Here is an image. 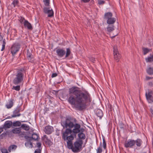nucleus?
I'll return each mask as SVG.
<instances>
[{"label":"nucleus","instance_id":"1","mask_svg":"<svg viewBox=\"0 0 153 153\" xmlns=\"http://www.w3.org/2000/svg\"><path fill=\"white\" fill-rule=\"evenodd\" d=\"M67 101L77 109L82 111L85 109L86 103L91 102L92 99L89 92L85 89L81 90L77 86L72 87L69 89Z\"/></svg>","mask_w":153,"mask_h":153},{"label":"nucleus","instance_id":"2","mask_svg":"<svg viewBox=\"0 0 153 153\" xmlns=\"http://www.w3.org/2000/svg\"><path fill=\"white\" fill-rule=\"evenodd\" d=\"M26 72L25 67L18 69L13 80V83L15 85H18L22 82L24 80V73Z\"/></svg>","mask_w":153,"mask_h":153},{"label":"nucleus","instance_id":"3","mask_svg":"<svg viewBox=\"0 0 153 153\" xmlns=\"http://www.w3.org/2000/svg\"><path fill=\"white\" fill-rule=\"evenodd\" d=\"M77 122V120L76 119L69 117H67L65 120L62 121L61 124L63 128H70L72 129L73 128L75 123Z\"/></svg>","mask_w":153,"mask_h":153},{"label":"nucleus","instance_id":"4","mask_svg":"<svg viewBox=\"0 0 153 153\" xmlns=\"http://www.w3.org/2000/svg\"><path fill=\"white\" fill-rule=\"evenodd\" d=\"M66 52L65 50L63 48H56L54 49V51L56 50L57 55L59 57H62L66 54L65 57L66 58L71 54V51L69 48H66Z\"/></svg>","mask_w":153,"mask_h":153},{"label":"nucleus","instance_id":"5","mask_svg":"<svg viewBox=\"0 0 153 153\" xmlns=\"http://www.w3.org/2000/svg\"><path fill=\"white\" fill-rule=\"evenodd\" d=\"M78 140L74 143V146L73 149V152H78L82 150V146L83 143L82 140L85 139L81 137H78Z\"/></svg>","mask_w":153,"mask_h":153},{"label":"nucleus","instance_id":"6","mask_svg":"<svg viewBox=\"0 0 153 153\" xmlns=\"http://www.w3.org/2000/svg\"><path fill=\"white\" fill-rule=\"evenodd\" d=\"M72 129L70 128H66L65 131L62 133V138L64 140H67L68 139H72L73 138L72 135H71L72 133Z\"/></svg>","mask_w":153,"mask_h":153},{"label":"nucleus","instance_id":"7","mask_svg":"<svg viewBox=\"0 0 153 153\" xmlns=\"http://www.w3.org/2000/svg\"><path fill=\"white\" fill-rule=\"evenodd\" d=\"M20 43L15 42L13 44L10 49V51L13 56H14L18 52L20 48Z\"/></svg>","mask_w":153,"mask_h":153},{"label":"nucleus","instance_id":"8","mask_svg":"<svg viewBox=\"0 0 153 153\" xmlns=\"http://www.w3.org/2000/svg\"><path fill=\"white\" fill-rule=\"evenodd\" d=\"M146 96L149 102H153V91L152 90H148V92L146 93Z\"/></svg>","mask_w":153,"mask_h":153},{"label":"nucleus","instance_id":"9","mask_svg":"<svg viewBox=\"0 0 153 153\" xmlns=\"http://www.w3.org/2000/svg\"><path fill=\"white\" fill-rule=\"evenodd\" d=\"M124 145L126 148H132L134 146V140L129 139L128 141L126 140L125 142Z\"/></svg>","mask_w":153,"mask_h":153},{"label":"nucleus","instance_id":"10","mask_svg":"<svg viewBox=\"0 0 153 153\" xmlns=\"http://www.w3.org/2000/svg\"><path fill=\"white\" fill-rule=\"evenodd\" d=\"M50 9V7H44L43 11L45 13L48 14V17H51L53 16L54 13L52 9Z\"/></svg>","mask_w":153,"mask_h":153},{"label":"nucleus","instance_id":"11","mask_svg":"<svg viewBox=\"0 0 153 153\" xmlns=\"http://www.w3.org/2000/svg\"><path fill=\"white\" fill-rule=\"evenodd\" d=\"M20 110V107L18 106L13 111V114L12 115V117H16L20 116L21 115V114L19 113Z\"/></svg>","mask_w":153,"mask_h":153},{"label":"nucleus","instance_id":"12","mask_svg":"<svg viewBox=\"0 0 153 153\" xmlns=\"http://www.w3.org/2000/svg\"><path fill=\"white\" fill-rule=\"evenodd\" d=\"M53 130V127L50 126H46L45 128V131L47 134H49L52 133Z\"/></svg>","mask_w":153,"mask_h":153},{"label":"nucleus","instance_id":"13","mask_svg":"<svg viewBox=\"0 0 153 153\" xmlns=\"http://www.w3.org/2000/svg\"><path fill=\"white\" fill-rule=\"evenodd\" d=\"M27 57L29 62H32L33 61L32 60L33 58V56L32 53L31 51L28 49L27 51Z\"/></svg>","mask_w":153,"mask_h":153},{"label":"nucleus","instance_id":"14","mask_svg":"<svg viewBox=\"0 0 153 153\" xmlns=\"http://www.w3.org/2000/svg\"><path fill=\"white\" fill-rule=\"evenodd\" d=\"M85 129L83 128H81L80 126V129L79 130V132L78 134L77 135L78 137H81L82 139H85L86 138L85 135L83 133L85 131Z\"/></svg>","mask_w":153,"mask_h":153},{"label":"nucleus","instance_id":"15","mask_svg":"<svg viewBox=\"0 0 153 153\" xmlns=\"http://www.w3.org/2000/svg\"><path fill=\"white\" fill-rule=\"evenodd\" d=\"M25 28H27L28 30H32L33 28L31 24L27 20H25L23 22Z\"/></svg>","mask_w":153,"mask_h":153},{"label":"nucleus","instance_id":"16","mask_svg":"<svg viewBox=\"0 0 153 153\" xmlns=\"http://www.w3.org/2000/svg\"><path fill=\"white\" fill-rule=\"evenodd\" d=\"M81 125L76 123H75L74 125L73 128L72 130L73 131L78 132L79 133Z\"/></svg>","mask_w":153,"mask_h":153},{"label":"nucleus","instance_id":"17","mask_svg":"<svg viewBox=\"0 0 153 153\" xmlns=\"http://www.w3.org/2000/svg\"><path fill=\"white\" fill-rule=\"evenodd\" d=\"M73 140V138H72V139H68L67 140H68L67 142V146L68 148L69 149H71L73 151V149H74V146L72 143V140Z\"/></svg>","mask_w":153,"mask_h":153},{"label":"nucleus","instance_id":"18","mask_svg":"<svg viewBox=\"0 0 153 153\" xmlns=\"http://www.w3.org/2000/svg\"><path fill=\"white\" fill-rule=\"evenodd\" d=\"M95 112L96 115L101 119L103 115L102 111L100 109H97L95 110Z\"/></svg>","mask_w":153,"mask_h":153},{"label":"nucleus","instance_id":"19","mask_svg":"<svg viewBox=\"0 0 153 153\" xmlns=\"http://www.w3.org/2000/svg\"><path fill=\"white\" fill-rule=\"evenodd\" d=\"M13 122L10 121H6L3 125L4 129L6 130L8 128H10L12 125Z\"/></svg>","mask_w":153,"mask_h":153},{"label":"nucleus","instance_id":"20","mask_svg":"<svg viewBox=\"0 0 153 153\" xmlns=\"http://www.w3.org/2000/svg\"><path fill=\"white\" fill-rule=\"evenodd\" d=\"M142 140L140 138H137L136 140H134V146L135 144L137 147H140L142 144Z\"/></svg>","mask_w":153,"mask_h":153},{"label":"nucleus","instance_id":"21","mask_svg":"<svg viewBox=\"0 0 153 153\" xmlns=\"http://www.w3.org/2000/svg\"><path fill=\"white\" fill-rule=\"evenodd\" d=\"M116 21L115 18L112 17L108 19L107 21V23L109 25H112Z\"/></svg>","mask_w":153,"mask_h":153},{"label":"nucleus","instance_id":"22","mask_svg":"<svg viewBox=\"0 0 153 153\" xmlns=\"http://www.w3.org/2000/svg\"><path fill=\"white\" fill-rule=\"evenodd\" d=\"M112 16V14L111 13L108 12L105 13L104 16V19H107L110 18Z\"/></svg>","mask_w":153,"mask_h":153},{"label":"nucleus","instance_id":"23","mask_svg":"<svg viewBox=\"0 0 153 153\" xmlns=\"http://www.w3.org/2000/svg\"><path fill=\"white\" fill-rule=\"evenodd\" d=\"M14 100L13 99H11L9 102V104L6 105L7 108L9 109L11 108L13 105V101Z\"/></svg>","mask_w":153,"mask_h":153},{"label":"nucleus","instance_id":"24","mask_svg":"<svg viewBox=\"0 0 153 153\" xmlns=\"http://www.w3.org/2000/svg\"><path fill=\"white\" fill-rule=\"evenodd\" d=\"M31 137L32 138V139L35 141H38L39 139V135L36 133L32 134Z\"/></svg>","mask_w":153,"mask_h":153},{"label":"nucleus","instance_id":"25","mask_svg":"<svg viewBox=\"0 0 153 153\" xmlns=\"http://www.w3.org/2000/svg\"><path fill=\"white\" fill-rule=\"evenodd\" d=\"M146 62H153V54L151 53L150 56L145 59Z\"/></svg>","mask_w":153,"mask_h":153},{"label":"nucleus","instance_id":"26","mask_svg":"<svg viewBox=\"0 0 153 153\" xmlns=\"http://www.w3.org/2000/svg\"><path fill=\"white\" fill-rule=\"evenodd\" d=\"M20 128L26 131L29 130L30 128L29 126L27 125L26 124H22Z\"/></svg>","mask_w":153,"mask_h":153},{"label":"nucleus","instance_id":"27","mask_svg":"<svg viewBox=\"0 0 153 153\" xmlns=\"http://www.w3.org/2000/svg\"><path fill=\"white\" fill-rule=\"evenodd\" d=\"M114 55L115 60L117 62H118L120 58V53H115L114 54Z\"/></svg>","mask_w":153,"mask_h":153},{"label":"nucleus","instance_id":"28","mask_svg":"<svg viewBox=\"0 0 153 153\" xmlns=\"http://www.w3.org/2000/svg\"><path fill=\"white\" fill-rule=\"evenodd\" d=\"M13 134H19L21 133V129L19 128H16L12 130Z\"/></svg>","mask_w":153,"mask_h":153},{"label":"nucleus","instance_id":"29","mask_svg":"<svg viewBox=\"0 0 153 153\" xmlns=\"http://www.w3.org/2000/svg\"><path fill=\"white\" fill-rule=\"evenodd\" d=\"M13 2L12 4L13 5L14 7L16 6L19 7V0H12Z\"/></svg>","mask_w":153,"mask_h":153},{"label":"nucleus","instance_id":"30","mask_svg":"<svg viewBox=\"0 0 153 153\" xmlns=\"http://www.w3.org/2000/svg\"><path fill=\"white\" fill-rule=\"evenodd\" d=\"M45 142L46 144L49 147H50L53 144L52 142L47 137L46 138V141H45Z\"/></svg>","mask_w":153,"mask_h":153},{"label":"nucleus","instance_id":"31","mask_svg":"<svg viewBox=\"0 0 153 153\" xmlns=\"http://www.w3.org/2000/svg\"><path fill=\"white\" fill-rule=\"evenodd\" d=\"M17 147L16 145H10L8 148V151L9 152H10L11 150H15Z\"/></svg>","mask_w":153,"mask_h":153},{"label":"nucleus","instance_id":"32","mask_svg":"<svg viewBox=\"0 0 153 153\" xmlns=\"http://www.w3.org/2000/svg\"><path fill=\"white\" fill-rule=\"evenodd\" d=\"M12 125L13 126H21V122L19 121H16L13 123Z\"/></svg>","mask_w":153,"mask_h":153},{"label":"nucleus","instance_id":"33","mask_svg":"<svg viewBox=\"0 0 153 153\" xmlns=\"http://www.w3.org/2000/svg\"><path fill=\"white\" fill-rule=\"evenodd\" d=\"M147 73L149 75H152L153 74V68L149 67L147 70Z\"/></svg>","mask_w":153,"mask_h":153},{"label":"nucleus","instance_id":"34","mask_svg":"<svg viewBox=\"0 0 153 153\" xmlns=\"http://www.w3.org/2000/svg\"><path fill=\"white\" fill-rule=\"evenodd\" d=\"M24 137L26 139V140L28 142V143L31 142V140H33L31 136L29 137L27 135H25L24 136Z\"/></svg>","mask_w":153,"mask_h":153},{"label":"nucleus","instance_id":"35","mask_svg":"<svg viewBox=\"0 0 153 153\" xmlns=\"http://www.w3.org/2000/svg\"><path fill=\"white\" fill-rule=\"evenodd\" d=\"M142 50L143 51V54L144 55L146 54L150 51L149 49L147 48H143Z\"/></svg>","mask_w":153,"mask_h":153},{"label":"nucleus","instance_id":"36","mask_svg":"<svg viewBox=\"0 0 153 153\" xmlns=\"http://www.w3.org/2000/svg\"><path fill=\"white\" fill-rule=\"evenodd\" d=\"M45 5L46 7L50 6V0H43Z\"/></svg>","mask_w":153,"mask_h":153},{"label":"nucleus","instance_id":"37","mask_svg":"<svg viewBox=\"0 0 153 153\" xmlns=\"http://www.w3.org/2000/svg\"><path fill=\"white\" fill-rule=\"evenodd\" d=\"M102 140H103V148L105 149H106V143L105 142V137L104 136H102Z\"/></svg>","mask_w":153,"mask_h":153},{"label":"nucleus","instance_id":"38","mask_svg":"<svg viewBox=\"0 0 153 153\" xmlns=\"http://www.w3.org/2000/svg\"><path fill=\"white\" fill-rule=\"evenodd\" d=\"M114 25H112V26L109 27L108 26L107 27V30L109 32H110L114 30Z\"/></svg>","mask_w":153,"mask_h":153},{"label":"nucleus","instance_id":"39","mask_svg":"<svg viewBox=\"0 0 153 153\" xmlns=\"http://www.w3.org/2000/svg\"><path fill=\"white\" fill-rule=\"evenodd\" d=\"M102 143L101 142L100 144V146L98 148L97 150V153H101L102 152V149L101 146Z\"/></svg>","mask_w":153,"mask_h":153},{"label":"nucleus","instance_id":"40","mask_svg":"<svg viewBox=\"0 0 153 153\" xmlns=\"http://www.w3.org/2000/svg\"><path fill=\"white\" fill-rule=\"evenodd\" d=\"M19 20L21 25L23 24V22L25 20H25V18L22 16H21L20 18H19Z\"/></svg>","mask_w":153,"mask_h":153},{"label":"nucleus","instance_id":"41","mask_svg":"<svg viewBox=\"0 0 153 153\" xmlns=\"http://www.w3.org/2000/svg\"><path fill=\"white\" fill-rule=\"evenodd\" d=\"M12 89H14L15 90L17 91H19L20 90V86L19 85H17L16 86H13Z\"/></svg>","mask_w":153,"mask_h":153},{"label":"nucleus","instance_id":"42","mask_svg":"<svg viewBox=\"0 0 153 153\" xmlns=\"http://www.w3.org/2000/svg\"><path fill=\"white\" fill-rule=\"evenodd\" d=\"M119 126L120 128L123 130L124 129L125 125L122 122H120L119 123Z\"/></svg>","mask_w":153,"mask_h":153},{"label":"nucleus","instance_id":"43","mask_svg":"<svg viewBox=\"0 0 153 153\" xmlns=\"http://www.w3.org/2000/svg\"><path fill=\"white\" fill-rule=\"evenodd\" d=\"M119 53L118 50L116 46H114V54Z\"/></svg>","mask_w":153,"mask_h":153},{"label":"nucleus","instance_id":"44","mask_svg":"<svg viewBox=\"0 0 153 153\" xmlns=\"http://www.w3.org/2000/svg\"><path fill=\"white\" fill-rule=\"evenodd\" d=\"M79 134V133L78 132L74 131H72V133L71 134V135H72V136L73 137V140L74 139V137L76 138V134Z\"/></svg>","mask_w":153,"mask_h":153},{"label":"nucleus","instance_id":"45","mask_svg":"<svg viewBox=\"0 0 153 153\" xmlns=\"http://www.w3.org/2000/svg\"><path fill=\"white\" fill-rule=\"evenodd\" d=\"M7 134L6 132H3L0 135V139H2L3 138L6 137Z\"/></svg>","mask_w":153,"mask_h":153},{"label":"nucleus","instance_id":"46","mask_svg":"<svg viewBox=\"0 0 153 153\" xmlns=\"http://www.w3.org/2000/svg\"><path fill=\"white\" fill-rule=\"evenodd\" d=\"M2 153H8L7 149H1Z\"/></svg>","mask_w":153,"mask_h":153},{"label":"nucleus","instance_id":"47","mask_svg":"<svg viewBox=\"0 0 153 153\" xmlns=\"http://www.w3.org/2000/svg\"><path fill=\"white\" fill-rule=\"evenodd\" d=\"M105 3V1L102 0L98 1V4L100 5L103 4Z\"/></svg>","mask_w":153,"mask_h":153},{"label":"nucleus","instance_id":"48","mask_svg":"<svg viewBox=\"0 0 153 153\" xmlns=\"http://www.w3.org/2000/svg\"><path fill=\"white\" fill-rule=\"evenodd\" d=\"M41 149H37L34 151V153H41Z\"/></svg>","mask_w":153,"mask_h":153},{"label":"nucleus","instance_id":"49","mask_svg":"<svg viewBox=\"0 0 153 153\" xmlns=\"http://www.w3.org/2000/svg\"><path fill=\"white\" fill-rule=\"evenodd\" d=\"M58 91H55V90H52V91H51L50 92V93L53 94L54 95H55L56 96V94L58 93Z\"/></svg>","mask_w":153,"mask_h":153},{"label":"nucleus","instance_id":"50","mask_svg":"<svg viewBox=\"0 0 153 153\" xmlns=\"http://www.w3.org/2000/svg\"><path fill=\"white\" fill-rule=\"evenodd\" d=\"M148 85L149 87H152L153 86V80L151 82H149Z\"/></svg>","mask_w":153,"mask_h":153},{"label":"nucleus","instance_id":"51","mask_svg":"<svg viewBox=\"0 0 153 153\" xmlns=\"http://www.w3.org/2000/svg\"><path fill=\"white\" fill-rule=\"evenodd\" d=\"M108 108H109V111H112V105L111 104L108 105Z\"/></svg>","mask_w":153,"mask_h":153},{"label":"nucleus","instance_id":"52","mask_svg":"<svg viewBox=\"0 0 153 153\" xmlns=\"http://www.w3.org/2000/svg\"><path fill=\"white\" fill-rule=\"evenodd\" d=\"M36 144L37 147L39 149V148H40L42 144L40 142H38Z\"/></svg>","mask_w":153,"mask_h":153},{"label":"nucleus","instance_id":"53","mask_svg":"<svg viewBox=\"0 0 153 153\" xmlns=\"http://www.w3.org/2000/svg\"><path fill=\"white\" fill-rule=\"evenodd\" d=\"M57 76V74L56 73H53L51 75V77L53 78L56 76Z\"/></svg>","mask_w":153,"mask_h":153},{"label":"nucleus","instance_id":"54","mask_svg":"<svg viewBox=\"0 0 153 153\" xmlns=\"http://www.w3.org/2000/svg\"><path fill=\"white\" fill-rule=\"evenodd\" d=\"M90 0H81V2H83L84 3H88V2Z\"/></svg>","mask_w":153,"mask_h":153},{"label":"nucleus","instance_id":"55","mask_svg":"<svg viewBox=\"0 0 153 153\" xmlns=\"http://www.w3.org/2000/svg\"><path fill=\"white\" fill-rule=\"evenodd\" d=\"M90 60L92 61L93 62H94V61H95V59L94 58L91 57L90 59Z\"/></svg>","mask_w":153,"mask_h":153},{"label":"nucleus","instance_id":"56","mask_svg":"<svg viewBox=\"0 0 153 153\" xmlns=\"http://www.w3.org/2000/svg\"><path fill=\"white\" fill-rule=\"evenodd\" d=\"M3 40V44H2V45H5V44H6V40H5V39H3V40Z\"/></svg>","mask_w":153,"mask_h":153},{"label":"nucleus","instance_id":"57","mask_svg":"<svg viewBox=\"0 0 153 153\" xmlns=\"http://www.w3.org/2000/svg\"><path fill=\"white\" fill-rule=\"evenodd\" d=\"M44 110L45 111V113H47V111L49 110V109L47 107H45V109H44Z\"/></svg>","mask_w":153,"mask_h":153},{"label":"nucleus","instance_id":"58","mask_svg":"<svg viewBox=\"0 0 153 153\" xmlns=\"http://www.w3.org/2000/svg\"><path fill=\"white\" fill-rule=\"evenodd\" d=\"M150 112L152 114V116L153 117V108L150 109Z\"/></svg>","mask_w":153,"mask_h":153},{"label":"nucleus","instance_id":"59","mask_svg":"<svg viewBox=\"0 0 153 153\" xmlns=\"http://www.w3.org/2000/svg\"><path fill=\"white\" fill-rule=\"evenodd\" d=\"M152 78H153L152 77H150L148 76H146V80H149L150 79H152Z\"/></svg>","mask_w":153,"mask_h":153},{"label":"nucleus","instance_id":"60","mask_svg":"<svg viewBox=\"0 0 153 153\" xmlns=\"http://www.w3.org/2000/svg\"><path fill=\"white\" fill-rule=\"evenodd\" d=\"M4 128L3 126V127H0V131L1 132L3 131V129Z\"/></svg>","mask_w":153,"mask_h":153},{"label":"nucleus","instance_id":"61","mask_svg":"<svg viewBox=\"0 0 153 153\" xmlns=\"http://www.w3.org/2000/svg\"><path fill=\"white\" fill-rule=\"evenodd\" d=\"M5 45H2V48L1 49V51H3L5 49Z\"/></svg>","mask_w":153,"mask_h":153},{"label":"nucleus","instance_id":"62","mask_svg":"<svg viewBox=\"0 0 153 153\" xmlns=\"http://www.w3.org/2000/svg\"><path fill=\"white\" fill-rule=\"evenodd\" d=\"M1 33H0V41H2L3 40V37L1 35Z\"/></svg>","mask_w":153,"mask_h":153},{"label":"nucleus","instance_id":"63","mask_svg":"<svg viewBox=\"0 0 153 153\" xmlns=\"http://www.w3.org/2000/svg\"><path fill=\"white\" fill-rule=\"evenodd\" d=\"M28 143L30 144V145L31 146V147L33 146V143H32L31 142H30Z\"/></svg>","mask_w":153,"mask_h":153},{"label":"nucleus","instance_id":"64","mask_svg":"<svg viewBox=\"0 0 153 153\" xmlns=\"http://www.w3.org/2000/svg\"><path fill=\"white\" fill-rule=\"evenodd\" d=\"M31 134L30 133V131H28L27 133V134L28 135H30V134Z\"/></svg>","mask_w":153,"mask_h":153}]
</instances>
